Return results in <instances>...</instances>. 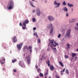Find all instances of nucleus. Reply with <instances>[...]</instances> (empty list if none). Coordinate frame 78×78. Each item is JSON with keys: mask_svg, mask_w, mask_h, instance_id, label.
<instances>
[{"mask_svg": "<svg viewBox=\"0 0 78 78\" xmlns=\"http://www.w3.org/2000/svg\"><path fill=\"white\" fill-rule=\"evenodd\" d=\"M49 42L50 43H49V44L48 45V46H50V47H51V46H53V43H54V40H50V39H49Z\"/></svg>", "mask_w": 78, "mask_h": 78, "instance_id": "4", "label": "nucleus"}, {"mask_svg": "<svg viewBox=\"0 0 78 78\" xmlns=\"http://www.w3.org/2000/svg\"><path fill=\"white\" fill-rule=\"evenodd\" d=\"M53 28H52L51 29V30L50 31V33L52 34V33H53Z\"/></svg>", "mask_w": 78, "mask_h": 78, "instance_id": "26", "label": "nucleus"}, {"mask_svg": "<svg viewBox=\"0 0 78 78\" xmlns=\"http://www.w3.org/2000/svg\"><path fill=\"white\" fill-rule=\"evenodd\" d=\"M60 37H61V34H58V38H59Z\"/></svg>", "mask_w": 78, "mask_h": 78, "instance_id": "40", "label": "nucleus"}, {"mask_svg": "<svg viewBox=\"0 0 78 78\" xmlns=\"http://www.w3.org/2000/svg\"><path fill=\"white\" fill-rule=\"evenodd\" d=\"M70 45L69 44H66V46L67 47V50H69V49L70 48Z\"/></svg>", "mask_w": 78, "mask_h": 78, "instance_id": "19", "label": "nucleus"}, {"mask_svg": "<svg viewBox=\"0 0 78 78\" xmlns=\"http://www.w3.org/2000/svg\"><path fill=\"white\" fill-rule=\"evenodd\" d=\"M75 19H73L72 20V21H69L70 23H73V22H74L75 21Z\"/></svg>", "mask_w": 78, "mask_h": 78, "instance_id": "21", "label": "nucleus"}, {"mask_svg": "<svg viewBox=\"0 0 78 78\" xmlns=\"http://www.w3.org/2000/svg\"><path fill=\"white\" fill-rule=\"evenodd\" d=\"M29 22V21L28 20H25L23 22V25L25 27H27V25L26 24H28V23Z\"/></svg>", "mask_w": 78, "mask_h": 78, "instance_id": "7", "label": "nucleus"}, {"mask_svg": "<svg viewBox=\"0 0 78 78\" xmlns=\"http://www.w3.org/2000/svg\"><path fill=\"white\" fill-rule=\"evenodd\" d=\"M59 63L61 67H64V65H63V64L62 62H61V61H59Z\"/></svg>", "mask_w": 78, "mask_h": 78, "instance_id": "20", "label": "nucleus"}, {"mask_svg": "<svg viewBox=\"0 0 78 78\" xmlns=\"http://www.w3.org/2000/svg\"><path fill=\"white\" fill-rule=\"evenodd\" d=\"M75 30H76L77 31V30H78V27H75Z\"/></svg>", "mask_w": 78, "mask_h": 78, "instance_id": "38", "label": "nucleus"}, {"mask_svg": "<svg viewBox=\"0 0 78 78\" xmlns=\"http://www.w3.org/2000/svg\"><path fill=\"white\" fill-rule=\"evenodd\" d=\"M23 50H27V51H28V48L27 45L25 46L24 47V48L23 49Z\"/></svg>", "mask_w": 78, "mask_h": 78, "instance_id": "17", "label": "nucleus"}, {"mask_svg": "<svg viewBox=\"0 0 78 78\" xmlns=\"http://www.w3.org/2000/svg\"><path fill=\"white\" fill-rule=\"evenodd\" d=\"M75 58V57H72L70 59V60L71 61H72L73 59H74V58Z\"/></svg>", "mask_w": 78, "mask_h": 78, "instance_id": "28", "label": "nucleus"}, {"mask_svg": "<svg viewBox=\"0 0 78 78\" xmlns=\"http://www.w3.org/2000/svg\"><path fill=\"white\" fill-rule=\"evenodd\" d=\"M66 73H67V74H69V70L68 69H66Z\"/></svg>", "mask_w": 78, "mask_h": 78, "instance_id": "34", "label": "nucleus"}, {"mask_svg": "<svg viewBox=\"0 0 78 78\" xmlns=\"http://www.w3.org/2000/svg\"><path fill=\"white\" fill-rule=\"evenodd\" d=\"M21 63H22V62L21 61H19V65L21 67H23V68H25V65L24 63H23L22 65H21Z\"/></svg>", "mask_w": 78, "mask_h": 78, "instance_id": "8", "label": "nucleus"}, {"mask_svg": "<svg viewBox=\"0 0 78 78\" xmlns=\"http://www.w3.org/2000/svg\"><path fill=\"white\" fill-rule=\"evenodd\" d=\"M54 43L55 44H54L52 46L53 47H56V46H58L59 45V44L58 43H57L56 42H54Z\"/></svg>", "mask_w": 78, "mask_h": 78, "instance_id": "13", "label": "nucleus"}, {"mask_svg": "<svg viewBox=\"0 0 78 78\" xmlns=\"http://www.w3.org/2000/svg\"><path fill=\"white\" fill-rule=\"evenodd\" d=\"M50 50V48H48L47 49V51H49Z\"/></svg>", "mask_w": 78, "mask_h": 78, "instance_id": "51", "label": "nucleus"}, {"mask_svg": "<svg viewBox=\"0 0 78 78\" xmlns=\"http://www.w3.org/2000/svg\"><path fill=\"white\" fill-rule=\"evenodd\" d=\"M23 45V43H21L17 45L16 46L18 50H21V48H22V47Z\"/></svg>", "mask_w": 78, "mask_h": 78, "instance_id": "5", "label": "nucleus"}, {"mask_svg": "<svg viewBox=\"0 0 78 78\" xmlns=\"http://www.w3.org/2000/svg\"><path fill=\"white\" fill-rule=\"evenodd\" d=\"M30 52H32V50H31V49H30Z\"/></svg>", "mask_w": 78, "mask_h": 78, "instance_id": "56", "label": "nucleus"}, {"mask_svg": "<svg viewBox=\"0 0 78 78\" xmlns=\"http://www.w3.org/2000/svg\"><path fill=\"white\" fill-rule=\"evenodd\" d=\"M72 56L73 57H75V56H76V54L75 53H72Z\"/></svg>", "mask_w": 78, "mask_h": 78, "instance_id": "24", "label": "nucleus"}, {"mask_svg": "<svg viewBox=\"0 0 78 78\" xmlns=\"http://www.w3.org/2000/svg\"><path fill=\"white\" fill-rule=\"evenodd\" d=\"M35 67L36 69H37V68H38V66H36Z\"/></svg>", "mask_w": 78, "mask_h": 78, "instance_id": "54", "label": "nucleus"}, {"mask_svg": "<svg viewBox=\"0 0 78 78\" xmlns=\"http://www.w3.org/2000/svg\"><path fill=\"white\" fill-rule=\"evenodd\" d=\"M37 71L38 73H39L41 71V69H40V68H39L37 69Z\"/></svg>", "mask_w": 78, "mask_h": 78, "instance_id": "31", "label": "nucleus"}, {"mask_svg": "<svg viewBox=\"0 0 78 78\" xmlns=\"http://www.w3.org/2000/svg\"><path fill=\"white\" fill-rule=\"evenodd\" d=\"M66 17H68V16H69V14H68V13H66Z\"/></svg>", "mask_w": 78, "mask_h": 78, "instance_id": "50", "label": "nucleus"}, {"mask_svg": "<svg viewBox=\"0 0 78 78\" xmlns=\"http://www.w3.org/2000/svg\"><path fill=\"white\" fill-rule=\"evenodd\" d=\"M54 4L55 5H56V6L58 5L57 7H59L60 5V3H57L56 1H55L54 2Z\"/></svg>", "mask_w": 78, "mask_h": 78, "instance_id": "11", "label": "nucleus"}, {"mask_svg": "<svg viewBox=\"0 0 78 78\" xmlns=\"http://www.w3.org/2000/svg\"><path fill=\"white\" fill-rule=\"evenodd\" d=\"M29 2L30 4V5H31V6H32V7H34V8H35V6H34L33 5V3L32 2H31L30 1Z\"/></svg>", "mask_w": 78, "mask_h": 78, "instance_id": "18", "label": "nucleus"}, {"mask_svg": "<svg viewBox=\"0 0 78 78\" xmlns=\"http://www.w3.org/2000/svg\"><path fill=\"white\" fill-rule=\"evenodd\" d=\"M48 19L51 21H53L55 20L54 18L52 16H49L48 17Z\"/></svg>", "mask_w": 78, "mask_h": 78, "instance_id": "9", "label": "nucleus"}, {"mask_svg": "<svg viewBox=\"0 0 78 78\" xmlns=\"http://www.w3.org/2000/svg\"><path fill=\"white\" fill-rule=\"evenodd\" d=\"M34 35H35L36 36V37H38V35H37V33H34L33 34Z\"/></svg>", "mask_w": 78, "mask_h": 78, "instance_id": "29", "label": "nucleus"}, {"mask_svg": "<svg viewBox=\"0 0 78 78\" xmlns=\"http://www.w3.org/2000/svg\"><path fill=\"white\" fill-rule=\"evenodd\" d=\"M76 51H78V48L76 50Z\"/></svg>", "mask_w": 78, "mask_h": 78, "instance_id": "63", "label": "nucleus"}, {"mask_svg": "<svg viewBox=\"0 0 78 78\" xmlns=\"http://www.w3.org/2000/svg\"><path fill=\"white\" fill-rule=\"evenodd\" d=\"M62 5H66V1H64L63 2Z\"/></svg>", "mask_w": 78, "mask_h": 78, "instance_id": "33", "label": "nucleus"}, {"mask_svg": "<svg viewBox=\"0 0 78 78\" xmlns=\"http://www.w3.org/2000/svg\"><path fill=\"white\" fill-rule=\"evenodd\" d=\"M17 61V59H15L12 61V63H14L15 62H16Z\"/></svg>", "mask_w": 78, "mask_h": 78, "instance_id": "23", "label": "nucleus"}, {"mask_svg": "<svg viewBox=\"0 0 78 78\" xmlns=\"http://www.w3.org/2000/svg\"><path fill=\"white\" fill-rule=\"evenodd\" d=\"M71 9L72 11H73V9L72 8Z\"/></svg>", "mask_w": 78, "mask_h": 78, "instance_id": "55", "label": "nucleus"}, {"mask_svg": "<svg viewBox=\"0 0 78 78\" xmlns=\"http://www.w3.org/2000/svg\"><path fill=\"white\" fill-rule=\"evenodd\" d=\"M26 58L27 59V63L28 64L30 65V61H31V57H30V55H27L26 57Z\"/></svg>", "mask_w": 78, "mask_h": 78, "instance_id": "3", "label": "nucleus"}, {"mask_svg": "<svg viewBox=\"0 0 78 78\" xmlns=\"http://www.w3.org/2000/svg\"><path fill=\"white\" fill-rule=\"evenodd\" d=\"M42 57H44V55H42Z\"/></svg>", "mask_w": 78, "mask_h": 78, "instance_id": "62", "label": "nucleus"}, {"mask_svg": "<svg viewBox=\"0 0 78 78\" xmlns=\"http://www.w3.org/2000/svg\"><path fill=\"white\" fill-rule=\"evenodd\" d=\"M22 29H23V30H25L26 28V27L25 26H22Z\"/></svg>", "mask_w": 78, "mask_h": 78, "instance_id": "35", "label": "nucleus"}, {"mask_svg": "<svg viewBox=\"0 0 78 78\" xmlns=\"http://www.w3.org/2000/svg\"><path fill=\"white\" fill-rule=\"evenodd\" d=\"M33 29L34 30H36V27H34Z\"/></svg>", "mask_w": 78, "mask_h": 78, "instance_id": "49", "label": "nucleus"}, {"mask_svg": "<svg viewBox=\"0 0 78 78\" xmlns=\"http://www.w3.org/2000/svg\"><path fill=\"white\" fill-rule=\"evenodd\" d=\"M37 41L39 43H41V39L38 38L37 39Z\"/></svg>", "mask_w": 78, "mask_h": 78, "instance_id": "36", "label": "nucleus"}, {"mask_svg": "<svg viewBox=\"0 0 78 78\" xmlns=\"http://www.w3.org/2000/svg\"><path fill=\"white\" fill-rule=\"evenodd\" d=\"M50 69L51 71H53V70H54V66L52 65H51V66L50 67Z\"/></svg>", "mask_w": 78, "mask_h": 78, "instance_id": "14", "label": "nucleus"}, {"mask_svg": "<svg viewBox=\"0 0 78 78\" xmlns=\"http://www.w3.org/2000/svg\"><path fill=\"white\" fill-rule=\"evenodd\" d=\"M2 60L3 61H5V58L3 57V58L2 59Z\"/></svg>", "mask_w": 78, "mask_h": 78, "instance_id": "43", "label": "nucleus"}, {"mask_svg": "<svg viewBox=\"0 0 78 78\" xmlns=\"http://www.w3.org/2000/svg\"><path fill=\"white\" fill-rule=\"evenodd\" d=\"M42 59H43V58H41V60H42Z\"/></svg>", "mask_w": 78, "mask_h": 78, "instance_id": "60", "label": "nucleus"}, {"mask_svg": "<svg viewBox=\"0 0 78 78\" xmlns=\"http://www.w3.org/2000/svg\"><path fill=\"white\" fill-rule=\"evenodd\" d=\"M39 78V76H37L36 77V78Z\"/></svg>", "mask_w": 78, "mask_h": 78, "instance_id": "61", "label": "nucleus"}, {"mask_svg": "<svg viewBox=\"0 0 78 78\" xmlns=\"http://www.w3.org/2000/svg\"><path fill=\"white\" fill-rule=\"evenodd\" d=\"M39 76H41V77H43L44 76V75H43V74L41 73L39 74Z\"/></svg>", "mask_w": 78, "mask_h": 78, "instance_id": "30", "label": "nucleus"}, {"mask_svg": "<svg viewBox=\"0 0 78 78\" xmlns=\"http://www.w3.org/2000/svg\"><path fill=\"white\" fill-rule=\"evenodd\" d=\"M48 67H50V64H48Z\"/></svg>", "mask_w": 78, "mask_h": 78, "instance_id": "52", "label": "nucleus"}, {"mask_svg": "<svg viewBox=\"0 0 78 78\" xmlns=\"http://www.w3.org/2000/svg\"><path fill=\"white\" fill-rule=\"evenodd\" d=\"M0 63H1L2 64H4V63H5V62H3V61H2L0 60Z\"/></svg>", "mask_w": 78, "mask_h": 78, "instance_id": "32", "label": "nucleus"}, {"mask_svg": "<svg viewBox=\"0 0 78 78\" xmlns=\"http://www.w3.org/2000/svg\"><path fill=\"white\" fill-rule=\"evenodd\" d=\"M46 63L47 64H50V61H49V60H48V62H47Z\"/></svg>", "mask_w": 78, "mask_h": 78, "instance_id": "45", "label": "nucleus"}, {"mask_svg": "<svg viewBox=\"0 0 78 78\" xmlns=\"http://www.w3.org/2000/svg\"><path fill=\"white\" fill-rule=\"evenodd\" d=\"M50 47L52 50H56V48H53V46H51Z\"/></svg>", "mask_w": 78, "mask_h": 78, "instance_id": "25", "label": "nucleus"}, {"mask_svg": "<svg viewBox=\"0 0 78 78\" xmlns=\"http://www.w3.org/2000/svg\"><path fill=\"white\" fill-rule=\"evenodd\" d=\"M43 55H45V53H43Z\"/></svg>", "mask_w": 78, "mask_h": 78, "instance_id": "64", "label": "nucleus"}, {"mask_svg": "<svg viewBox=\"0 0 78 78\" xmlns=\"http://www.w3.org/2000/svg\"><path fill=\"white\" fill-rule=\"evenodd\" d=\"M47 75H48V71H47V72L45 73V75L46 76Z\"/></svg>", "mask_w": 78, "mask_h": 78, "instance_id": "41", "label": "nucleus"}, {"mask_svg": "<svg viewBox=\"0 0 78 78\" xmlns=\"http://www.w3.org/2000/svg\"><path fill=\"white\" fill-rule=\"evenodd\" d=\"M32 48V47L31 46H29V49H30V50Z\"/></svg>", "mask_w": 78, "mask_h": 78, "instance_id": "39", "label": "nucleus"}, {"mask_svg": "<svg viewBox=\"0 0 78 78\" xmlns=\"http://www.w3.org/2000/svg\"><path fill=\"white\" fill-rule=\"evenodd\" d=\"M71 32V30L70 29H69L67 30L66 34H65V36L66 37H69L70 36V33Z\"/></svg>", "mask_w": 78, "mask_h": 78, "instance_id": "2", "label": "nucleus"}, {"mask_svg": "<svg viewBox=\"0 0 78 78\" xmlns=\"http://www.w3.org/2000/svg\"><path fill=\"white\" fill-rule=\"evenodd\" d=\"M55 77H56V78H60L59 77V76H58L57 75H55Z\"/></svg>", "mask_w": 78, "mask_h": 78, "instance_id": "44", "label": "nucleus"}, {"mask_svg": "<svg viewBox=\"0 0 78 78\" xmlns=\"http://www.w3.org/2000/svg\"><path fill=\"white\" fill-rule=\"evenodd\" d=\"M68 6L69 7L72 8V7H73V5L72 4H70L69 3H68Z\"/></svg>", "mask_w": 78, "mask_h": 78, "instance_id": "15", "label": "nucleus"}, {"mask_svg": "<svg viewBox=\"0 0 78 78\" xmlns=\"http://www.w3.org/2000/svg\"><path fill=\"white\" fill-rule=\"evenodd\" d=\"M65 70H66V68H64V69H63L62 71V70L61 71L62 75V72H65Z\"/></svg>", "mask_w": 78, "mask_h": 78, "instance_id": "27", "label": "nucleus"}, {"mask_svg": "<svg viewBox=\"0 0 78 78\" xmlns=\"http://www.w3.org/2000/svg\"><path fill=\"white\" fill-rule=\"evenodd\" d=\"M7 7L8 8V9H9V10H11V9H13L14 7V3H13V1H10Z\"/></svg>", "mask_w": 78, "mask_h": 78, "instance_id": "1", "label": "nucleus"}, {"mask_svg": "<svg viewBox=\"0 0 78 78\" xmlns=\"http://www.w3.org/2000/svg\"><path fill=\"white\" fill-rule=\"evenodd\" d=\"M77 59V57H75V60Z\"/></svg>", "mask_w": 78, "mask_h": 78, "instance_id": "58", "label": "nucleus"}, {"mask_svg": "<svg viewBox=\"0 0 78 78\" xmlns=\"http://www.w3.org/2000/svg\"><path fill=\"white\" fill-rule=\"evenodd\" d=\"M35 50L36 51H38V48H35Z\"/></svg>", "mask_w": 78, "mask_h": 78, "instance_id": "42", "label": "nucleus"}, {"mask_svg": "<svg viewBox=\"0 0 78 78\" xmlns=\"http://www.w3.org/2000/svg\"><path fill=\"white\" fill-rule=\"evenodd\" d=\"M36 12L37 16H40V15H41V11H40V10H39V8L37 9Z\"/></svg>", "mask_w": 78, "mask_h": 78, "instance_id": "6", "label": "nucleus"}, {"mask_svg": "<svg viewBox=\"0 0 78 78\" xmlns=\"http://www.w3.org/2000/svg\"><path fill=\"white\" fill-rule=\"evenodd\" d=\"M62 10H64V11H66V12H68V9H67V8L66 7H64L63 8V9H62Z\"/></svg>", "mask_w": 78, "mask_h": 78, "instance_id": "16", "label": "nucleus"}, {"mask_svg": "<svg viewBox=\"0 0 78 78\" xmlns=\"http://www.w3.org/2000/svg\"><path fill=\"white\" fill-rule=\"evenodd\" d=\"M13 71L14 72H17V71L16 69H13Z\"/></svg>", "mask_w": 78, "mask_h": 78, "instance_id": "47", "label": "nucleus"}, {"mask_svg": "<svg viewBox=\"0 0 78 78\" xmlns=\"http://www.w3.org/2000/svg\"><path fill=\"white\" fill-rule=\"evenodd\" d=\"M32 20H33V21L34 22L36 21V19L34 18H33L32 19Z\"/></svg>", "mask_w": 78, "mask_h": 78, "instance_id": "37", "label": "nucleus"}, {"mask_svg": "<svg viewBox=\"0 0 78 78\" xmlns=\"http://www.w3.org/2000/svg\"><path fill=\"white\" fill-rule=\"evenodd\" d=\"M25 51H27L26 49H25V50L23 51L24 52H25Z\"/></svg>", "mask_w": 78, "mask_h": 78, "instance_id": "53", "label": "nucleus"}, {"mask_svg": "<svg viewBox=\"0 0 78 78\" xmlns=\"http://www.w3.org/2000/svg\"><path fill=\"white\" fill-rule=\"evenodd\" d=\"M76 25L77 27H78V23H76Z\"/></svg>", "mask_w": 78, "mask_h": 78, "instance_id": "57", "label": "nucleus"}, {"mask_svg": "<svg viewBox=\"0 0 78 78\" xmlns=\"http://www.w3.org/2000/svg\"><path fill=\"white\" fill-rule=\"evenodd\" d=\"M47 28H48V29H49V28H51H51H53L52 26V24L51 23L48 26H47Z\"/></svg>", "mask_w": 78, "mask_h": 78, "instance_id": "12", "label": "nucleus"}, {"mask_svg": "<svg viewBox=\"0 0 78 78\" xmlns=\"http://www.w3.org/2000/svg\"><path fill=\"white\" fill-rule=\"evenodd\" d=\"M22 23H20V26L21 27V26H22Z\"/></svg>", "mask_w": 78, "mask_h": 78, "instance_id": "46", "label": "nucleus"}, {"mask_svg": "<svg viewBox=\"0 0 78 78\" xmlns=\"http://www.w3.org/2000/svg\"><path fill=\"white\" fill-rule=\"evenodd\" d=\"M2 69L3 70H5V69L4 68Z\"/></svg>", "mask_w": 78, "mask_h": 78, "instance_id": "59", "label": "nucleus"}, {"mask_svg": "<svg viewBox=\"0 0 78 78\" xmlns=\"http://www.w3.org/2000/svg\"><path fill=\"white\" fill-rule=\"evenodd\" d=\"M64 57L65 59H68L69 58V55H65Z\"/></svg>", "mask_w": 78, "mask_h": 78, "instance_id": "22", "label": "nucleus"}, {"mask_svg": "<svg viewBox=\"0 0 78 78\" xmlns=\"http://www.w3.org/2000/svg\"><path fill=\"white\" fill-rule=\"evenodd\" d=\"M36 12V10H34L32 12L33 13H34L35 12Z\"/></svg>", "mask_w": 78, "mask_h": 78, "instance_id": "48", "label": "nucleus"}, {"mask_svg": "<svg viewBox=\"0 0 78 78\" xmlns=\"http://www.w3.org/2000/svg\"><path fill=\"white\" fill-rule=\"evenodd\" d=\"M13 39V42H17V38L16 37L14 36V37L12 38Z\"/></svg>", "mask_w": 78, "mask_h": 78, "instance_id": "10", "label": "nucleus"}]
</instances>
